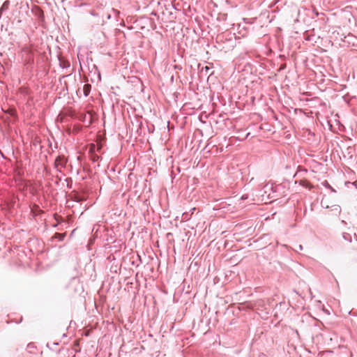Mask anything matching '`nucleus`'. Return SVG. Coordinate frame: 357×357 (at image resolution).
Wrapping results in <instances>:
<instances>
[{"instance_id": "nucleus-1", "label": "nucleus", "mask_w": 357, "mask_h": 357, "mask_svg": "<svg viewBox=\"0 0 357 357\" xmlns=\"http://www.w3.org/2000/svg\"><path fill=\"white\" fill-rule=\"evenodd\" d=\"M343 238L350 243L354 241H357V235L354 231L350 229H349L348 231L343 233Z\"/></svg>"}, {"instance_id": "nucleus-2", "label": "nucleus", "mask_w": 357, "mask_h": 357, "mask_svg": "<svg viewBox=\"0 0 357 357\" xmlns=\"http://www.w3.org/2000/svg\"><path fill=\"white\" fill-rule=\"evenodd\" d=\"M66 160L63 157L59 156L55 160V166L59 169L61 170L62 167H63L66 165Z\"/></svg>"}, {"instance_id": "nucleus-3", "label": "nucleus", "mask_w": 357, "mask_h": 357, "mask_svg": "<svg viewBox=\"0 0 357 357\" xmlns=\"http://www.w3.org/2000/svg\"><path fill=\"white\" fill-rule=\"evenodd\" d=\"M91 84H86L84 85L83 92H84V94L85 96H87L89 94V93L91 91Z\"/></svg>"}, {"instance_id": "nucleus-4", "label": "nucleus", "mask_w": 357, "mask_h": 357, "mask_svg": "<svg viewBox=\"0 0 357 357\" xmlns=\"http://www.w3.org/2000/svg\"><path fill=\"white\" fill-rule=\"evenodd\" d=\"M299 183L301 185L305 187V188H308L310 186V182L305 179L301 180Z\"/></svg>"}, {"instance_id": "nucleus-5", "label": "nucleus", "mask_w": 357, "mask_h": 357, "mask_svg": "<svg viewBox=\"0 0 357 357\" xmlns=\"http://www.w3.org/2000/svg\"><path fill=\"white\" fill-rule=\"evenodd\" d=\"M90 158L93 162H96L99 160V156L96 153H90Z\"/></svg>"}, {"instance_id": "nucleus-6", "label": "nucleus", "mask_w": 357, "mask_h": 357, "mask_svg": "<svg viewBox=\"0 0 357 357\" xmlns=\"http://www.w3.org/2000/svg\"><path fill=\"white\" fill-rule=\"evenodd\" d=\"M65 234H60V233H56L54 234V238H58L59 241H62L63 238L65 237Z\"/></svg>"}, {"instance_id": "nucleus-7", "label": "nucleus", "mask_w": 357, "mask_h": 357, "mask_svg": "<svg viewBox=\"0 0 357 357\" xmlns=\"http://www.w3.org/2000/svg\"><path fill=\"white\" fill-rule=\"evenodd\" d=\"M96 151V146L94 144H91L89 147V153H93Z\"/></svg>"}, {"instance_id": "nucleus-8", "label": "nucleus", "mask_w": 357, "mask_h": 357, "mask_svg": "<svg viewBox=\"0 0 357 357\" xmlns=\"http://www.w3.org/2000/svg\"><path fill=\"white\" fill-rule=\"evenodd\" d=\"M8 113L12 115V116H15V113H16V111L15 109L12 108V109H8Z\"/></svg>"}, {"instance_id": "nucleus-9", "label": "nucleus", "mask_w": 357, "mask_h": 357, "mask_svg": "<svg viewBox=\"0 0 357 357\" xmlns=\"http://www.w3.org/2000/svg\"><path fill=\"white\" fill-rule=\"evenodd\" d=\"M102 148V145L100 144H98L97 147H96V151H100V150Z\"/></svg>"}, {"instance_id": "nucleus-10", "label": "nucleus", "mask_w": 357, "mask_h": 357, "mask_svg": "<svg viewBox=\"0 0 357 357\" xmlns=\"http://www.w3.org/2000/svg\"><path fill=\"white\" fill-rule=\"evenodd\" d=\"M5 7V8H7V6H6V3H3V8Z\"/></svg>"}, {"instance_id": "nucleus-11", "label": "nucleus", "mask_w": 357, "mask_h": 357, "mask_svg": "<svg viewBox=\"0 0 357 357\" xmlns=\"http://www.w3.org/2000/svg\"><path fill=\"white\" fill-rule=\"evenodd\" d=\"M5 7V8H7V6H6V3H3V8Z\"/></svg>"}]
</instances>
